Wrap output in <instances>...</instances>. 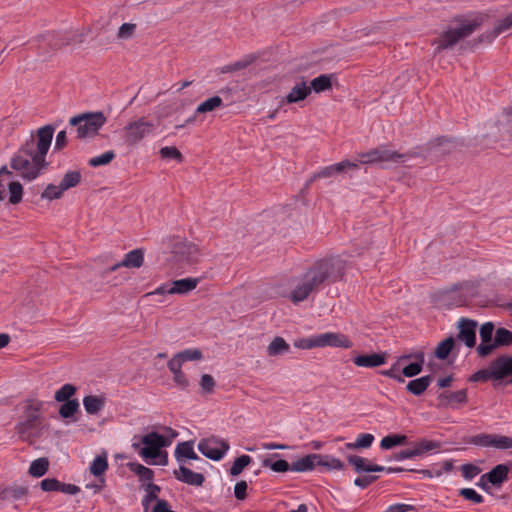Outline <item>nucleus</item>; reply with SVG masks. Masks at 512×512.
<instances>
[{
  "instance_id": "2f4dec72",
  "label": "nucleus",
  "mask_w": 512,
  "mask_h": 512,
  "mask_svg": "<svg viewBox=\"0 0 512 512\" xmlns=\"http://www.w3.org/2000/svg\"><path fill=\"white\" fill-rule=\"evenodd\" d=\"M141 443L144 444L145 446L156 449V451H159L161 450L162 447L168 445L164 436L157 432H150L144 435L141 439Z\"/></svg>"
},
{
  "instance_id": "864d4df0",
  "label": "nucleus",
  "mask_w": 512,
  "mask_h": 512,
  "mask_svg": "<svg viewBox=\"0 0 512 512\" xmlns=\"http://www.w3.org/2000/svg\"><path fill=\"white\" fill-rule=\"evenodd\" d=\"M115 157H116L115 152L112 150H109L99 156L92 157L91 159H89L88 165L91 167H99V166L107 165Z\"/></svg>"
},
{
  "instance_id": "0e129e2a",
  "label": "nucleus",
  "mask_w": 512,
  "mask_h": 512,
  "mask_svg": "<svg viewBox=\"0 0 512 512\" xmlns=\"http://www.w3.org/2000/svg\"><path fill=\"white\" fill-rule=\"evenodd\" d=\"M247 482L244 480H241L237 482L234 486V496L237 500L243 501L247 497Z\"/></svg>"
},
{
  "instance_id": "58836bf2",
  "label": "nucleus",
  "mask_w": 512,
  "mask_h": 512,
  "mask_svg": "<svg viewBox=\"0 0 512 512\" xmlns=\"http://www.w3.org/2000/svg\"><path fill=\"white\" fill-rule=\"evenodd\" d=\"M454 345H455V340L452 336L450 337H447L446 339H444L443 341H441L436 350H435V357L440 359V360H445L449 354L451 353V351L453 350L454 348Z\"/></svg>"
},
{
  "instance_id": "a878e982",
  "label": "nucleus",
  "mask_w": 512,
  "mask_h": 512,
  "mask_svg": "<svg viewBox=\"0 0 512 512\" xmlns=\"http://www.w3.org/2000/svg\"><path fill=\"white\" fill-rule=\"evenodd\" d=\"M175 458L181 462L184 458L190 460H199L200 457L195 453L192 441L179 442L174 452Z\"/></svg>"
},
{
  "instance_id": "393cba45",
  "label": "nucleus",
  "mask_w": 512,
  "mask_h": 512,
  "mask_svg": "<svg viewBox=\"0 0 512 512\" xmlns=\"http://www.w3.org/2000/svg\"><path fill=\"white\" fill-rule=\"evenodd\" d=\"M311 93V88L306 85L305 81L297 83L291 91L286 95L285 101L288 104L297 103L304 100Z\"/></svg>"
},
{
  "instance_id": "5701e85b",
  "label": "nucleus",
  "mask_w": 512,
  "mask_h": 512,
  "mask_svg": "<svg viewBox=\"0 0 512 512\" xmlns=\"http://www.w3.org/2000/svg\"><path fill=\"white\" fill-rule=\"evenodd\" d=\"M512 28V13L501 19L497 25L489 32L479 37L480 42H492L498 35Z\"/></svg>"
},
{
  "instance_id": "e2e57ef3",
  "label": "nucleus",
  "mask_w": 512,
  "mask_h": 512,
  "mask_svg": "<svg viewBox=\"0 0 512 512\" xmlns=\"http://www.w3.org/2000/svg\"><path fill=\"white\" fill-rule=\"evenodd\" d=\"M461 472L465 479L471 480L481 472V469L476 465L467 463L461 466Z\"/></svg>"
},
{
  "instance_id": "f704fd0d",
  "label": "nucleus",
  "mask_w": 512,
  "mask_h": 512,
  "mask_svg": "<svg viewBox=\"0 0 512 512\" xmlns=\"http://www.w3.org/2000/svg\"><path fill=\"white\" fill-rule=\"evenodd\" d=\"M81 179H82V175H81L80 171H78V170L68 171L64 174V176L60 182V186H61L62 190H64V192H65L66 190L76 187L81 182Z\"/></svg>"
},
{
  "instance_id": "20e7f679",
  "label": "nucleus",
  "mask_w": 512,
  "mask_h": 512,
  "mask_svg": "<svg viewBox=\"0 0 512 512\" xmlns=\"http://www.w3.org/2000/svg\"><path fill=\"white\" fill-rule=\"evenodd\" d=\"M481 21L474 19L467 23L461 24L456 28H449L444 31L437 39L433 41V45H436L435 53H439L444 49L453 47L460 40L470 36L479 26Z\"/></svg>"
},
{
  "instance_id": "412c9836",
  "label": "nucleus",
  "mask_w": 512,
  "mask_h": 512,
  "mask_svg": "<svg viewBox=\"0 0 512 512\" xmlns=\"http://www.w3.org/2000/svg\"><path fill=\"white\" fill-rule=\"evenodd\" d=\"M438 400L442 406L454 408L456 404H465L468 401L467 390L444 391L438 395Z\"/></svg>"
},
{
  "instance_id": "bf43d9fd",
  "label": "nucleus",
  "mask_w": 512,
  "mask_h": 512,
  "mask_svg": "<svg viewBox=\"0 0 512 512\" xmlns=\"http://www.w3.org/2000/svg\"><path fill=\"white\" fill-rule=\"evenodd\" d=\"M160 155L164 159H175L178 162H182L183 156L181 152L173 146H165L160 149Z\"/></svg>"
},
{
  "instance_id": "5fc2aeb1",
  "label": "nucleus",
  "mask_w": 512,
  "mask_h": 512,
  "mask_svg": "<svg viewBox=\"0 0 512 512\" xmlns=\"http://www.w3.org/2000/svg\"><path fill=\"white\" fill-rule=\"evenodd\" d=\"M63 193H64V190H62L60 184L59 185L49 184L42 192L41 198L52 201V200L61 198Z\"/></svg>"
},
{
  "instance_id": "9d476101",
  "label": "nucleus",
  "mask_w": 512,
  "mask_h": 512,
  "mask_svg": "<svg viewBox=\"0 0 512 512\" xmlns=\"http://www.w3.org/2000/svg\"><path fill=\"white\" fill-rule=\"evenodd\" d=\"M470 443L482 447H495L498 449L512 448V437L481 433L471 438Z\"/></svg>"
},
{
  "instance_id": "a211bd4d",
  "label": "nucleus",
  "mask_w": 512,
  "mask_h": 512,
  "mask_svg": "<svg viewBox=\"0 0 512 512\" xmlns=\"http://www.w3.org/2000/svg\"><path fill=\"white\" fill-rule=\"evenodd\" d=\"M173 474L177 480L192 486H202L205 481L203 474L194 472L183 465L178 470H174Z\"/></svg>"
},
{
  "instance_id": "f257e3e1",
  "label": "nucleus",
  "mask_w": 512,
  "mask_h": 512,
  "mask_svg": "<svg viewBox=\"0 0 512 512\" xmlns=\"http://www.w3.org/2000/svg\"><path fill=\"white\" fill-rule=\"evenodd\" d=\"M346 269V261L340 256H331L316 261L304 274L302 281L292 290L291 300L299 303L309 297L323 283L341 280Z\"/></svg>"
},
{
  "instance_id": "39448f33",
  "label": "nucleus",
  "mask_w": 512,
  "mask_h": 512,
  "mask_svg": "<svg viewBox=\"0 0 512 512\" xmlns=\"http://www.w3.org/2000/svg\"><path fill=\"white\" fill-rule=\"evenodd\" d=\"M43 407L42 401H28L23 412V419L16 425V431L22 440L34 436L35 431L40 429L41 417L40 411Z\"/></svg>"
},
{
  "instance_id": "774afa93",
  "label": "nucleus",
  "mask_w": 512,
  "mask_h": 512,
  "mask_svg": "<svg viewBox=\"0 0 512 512\" xmlns=\"http://www.w3.org/2000/svg\"><path fill=\"white\" fill-rule=\"evenodd\" d=\"M40 487L45 492H58L59 480L55 478H46L41 481Z\"/></svg>"
},
{
  "instance_id": "7c9ffc66",
  "label": "nucleus",
  "mask_w": 512,
  "mask_h": 512,
  "mask_svg": "<svg viewBox=\"0 0 512 512\" xmlns=\"http://www.w3.org/2000/svg\"><path fill=\"white\" fill-rule=\"evenodd\" d=\"M408 444V437L403 434H389L382 438L380 447L384 450L392 449L396 446Z\"/></svg>"
},
{
  "instance_id": "bb28decb",
  "label": "nucleus",
  "mask_w": 512,
  "mask_h": 512,
  "mask_svg": "<svg viewBox=\"0 0 512 512\" xmlns=\"http://www.w3.org/2000/svg\"><path fill=\"white\" fill-rule=\"evenodd\" d=\"M221 106H223L222 98L219 96H213V97H210L207 100L203 101L202 103H200L196 108L195 114H203V113H207V112H212ZM195 117H196V115L188 118L186 120V123L193 122L195 120Z\"/></svg>"
},
{
  "instance_id": "b1692460",
  "label": "nucleus",
  "mask_w": 512,
  "mask_h": 512,
  "mask_svg": "<svg viewBox=\"0 0 512 512\" xmlns=\"http://www.w3.org/2000/svg\"><path fill=\"white\" fill-rule=\"evenodd\" d=\"M199 283L198 278H184L171 283L170 294H186L194 290Z\"/></svg>"
},
{
  "instance_id": "f3484780",
  "label": "nucleus",
  "mask_w": 512,
  "mask_h": 512,
  "mask_svg": "<svg viewBox=\"0 0 512 512\" xmlns=\"http://www.w3.org/2000/svg\"><path fill=\"white\" fill-rule=\"evenodd\" d=\"M347 461L354 467L356 473H371V472H383L384 466L371 464L368 459L358 455H348Z\"/></svg>"
},
{
  "instance_id": "2eb2a0df",
  "label": "nucleus",
  "mask_w": 512,
  "mask_h": 512,
  "mask_svg": "<svg viewBox=\"0 0 512 512\" xmlns=\"http://www.w3.org/2000/svg\"><path fill=\"white\" fill-rule=\"evenodd\" d=\"M476 327L477 322L474 320L462 318L459 321L457 338L463 341L469 348L474 347L476 344Z\"/></svg>"
},
{
  "instance_id": "4be33fe9",
  "label": "nucleus",
  "mask_w": 512,
  "mask_h": 512,
  "mask_svg": "<svg viewBox=\"0 0 512 512\" xmlns=\"http://www.w3.org/2000/svg\"><path fill=\"white\" fill-rule=\"evenodd\" d=\"M385 362V353L358 355L353 358V363L358 367L375 368L385 364Z\"/></svg>"
},
{
  "instance_id": "052dcab7",
  "label": "nucleus",
  "mask_w": 512,
  "mask_h": 512,
  "mask_svg": "<svg viewBox=\"0 0 512 512\" xmlns=\"http://www.w3.org/2000/svg\"><path fill=\"white\" fill-rule=\"evenodd\" d=\"M459 495L462 496L464 499L472 501V502L477 503V504L482 503L484 501L482 495L477 493L472 488H462V489H460Z\"/></svg>"
},
{
  "instance_id": "dca6fc26",
  "label": "nucleus",
  "mask_w": 512,
  "mask_h": 512,
  "mask_svg": "<svg viewBox=\"0 0 512 512\" xmlns=\"http://www.w3.org/2000/svg\"><path fill=\"white\" fill-rule=\"evenodd\" d=\"M144 263V251L143 249H134L128 252L123 260L119 263L112 265L109 268L110 272L116 271L120 267L126 268H140Z\"/></svg>"
},
{
  "instance_id": "13d9d810",
  "label": "nucleus",
  "mask_w": 512,
  "mask_h": 512,
  "mask_svg": "<svg viewBox=\"0 0 512 512\" xmlns=\"http://www.w3.org/2000/svg\"><path fill=\"white\" fill-rule=\"evenodd\" d=\"M202 393L212 394L216 386L214 378L209 374H203L199 382Z\"/></svg>"
},
{
  "instance_id": "680f3d73",
  "label": "nucleus",
  "mask_w": 512,
  "mask_h": 512,
  "mask_svg": "<svg viewBox=\"0 0 512 512\" xmlns=\"http://www.w3.org/2000/svg\"><path fill=\"white\" fill-rule=\"evenodd\" d=\"M489 380H493L490 366H488L486 369H480V370L476 371L469 378V381H471V382H479V381L487 382Z\"/></svg>"
},
{
  "instance_id": "603ef678",
  "label": "nucleus",
  "mask_w": 512,
  "mask_h": 512,
  "mask_svg": "<svg viewBox=\"0 0 512 512\" xmlns=\"http://www.w3.org/2000/svg\"><path fill=\"white\" fill-rule=\"evenodd\" d=\"M263 467H269L274 472H286L291 470V465L284 459H278L276 461H272L269 458H266L262 461Z\"/></svg>"
},
{
  "instance_id": "72a5a7b5",
  "label": "nucleus",
  "mask_w": 512,
  "mask_h": 512,
  "mask_svg": "<svg viewBox=\"0 0 512 512\" xmlns=\"http://www.w3.org/2000/svg\"><path fill=\"white\" fill-rule=\"evenodd\" d=\"M38 137V133L36 134ZM39 151L38 138L36 139L32 134L30 138L20 147L16 154L24 155L33 159Z\"/></svg>"
},
{
  "instance_id": "e433bc0d",
  "label": "nucleus",
  "mask_w": 512,
  "mask_h": 512,
  "mask_svg": "<svg viewBox=\"0 0 512 512\" xmlns=\"http://www.w3.org/2000/svg\"><path fill=\"white\" fill-rule=\"evenodd\" d=\"M127 466L130 471L138 475L140 481H151L154 478V471L140 463L130 462Z\"/></svg>"
},
{
  "instance_id": "7ed1b4c3",
  "label": "nucleus",
  "mask_w": 512,
  "mask_h": 512,
  "mask_svg": "<svg viewBox=\"0 0 512 512\" xmlns=\"http://www.w3.org/2000/svg\"><path fill=\"white\" fill-rule=\"evenodd\" d=\"M106 120V116L101 111L87 112L72 117L69 124L76 127L77 138L84 139L97 135Z\"/></svg>"
},
{
  "instance_id": "6e6552de",
  "label": "nucleus",
  "mask_w": 512,
  "mask_h": 512,
  "mask_svg": "<svg viewBox=\"0 0 512 512\" xmlns=\"http://www.w3.org/2000/svg\"><path fill=\"white\" fill-rule=\"evenodd\" d=\"M197 448L205 457L213 461H219L225 456L230 446L226 440L213 436L201 439Z\"/></svg>"
},
{
  "instance_id": "a19ab883",
  "label": "nucleus",
  "mask_w": 512,
  "mask_h": 512,
  "mask_svg": "<svg viewBox=\"0 0 512 512\" xmlns=\"http://www.w3.org/2000/svg\"><path fill=\"white\" fill-rule=\"evenodd\" d=\"M173 252L175 254H180L181 257L189 263L196 260L194 257H192V255L197 252L195 245L182 243L175 244Z\"/></svg>"
},
{
  "instance_id": "c9c22d12",
  "label": "nucleus",
  "mask_w": 512,
  "mask_h": 512,
  "mask_svg": "<svg viewBox=\"0 0 512 512\" xmlns=\"http://www.w3.org/2000/svg\"><path fill=\"white\" fill-rule=\"evenodd\" d=\"M49 468V460L45 457L38 458L32 461L28 473L33 477H42L46 474Z\"/></svg>"
},
{
  "instance_id": "9b49d317",
  "label": "nucleus",
  "mask_w": 512,
  "mask_h": 512,
  "mask_svg": "<svg viewBox=\"0 0 512 512\" xmlns=\"http://www.w3.org/2000/svg\"><path fill=\"white\" fill-rule=\"evenodd\" d=\"M509 345H512V331L501 327L495 331L493 343L478 345L477 353L480 357L484 358L489 356L495 349Z\"/></svg>"
},
{
  "instance_id": "8fccbe9b",
  "label": "nucleus",
  "mask_w": 512,
  "mask_h": 512,
  "mask_svg": "<svg viewBox=\"0 0 512 512\" xmlns=\"http://www.w3.org/2000/svg\"><path fill=\"white\" fill-rule=\"evenodd\" d=\"M59 408V415L62 418H70L79 410V402L77 399L62 402Z\"/></svg>"
},
{
  "instance_id": "ea45409f",
  "label": "nucleus",
  "mask_w": 512,
  "mask_h": 512,
  "mask_svg": "<svg viewBox=\"0 0 512 512\" xmlns=\"http://www.w3.org/2000/svg\"><path fill=\"white\" fill-rule=\"evenodd\" d=\"M308 87L311 88V90H314V92H316V93H320V92L326 91L328 89H331V87H332L331 75L322 74V75L314 78L311 81L310 86H308Z\"/></svg>"
},
{
  "instance_id": "49530a36",
  "label": "nucleus",
  "mask_w": 512,
  "mask_h": 512,
  "mask_svg": "<svg viewBox=\"0 0 512 512\" xmlns=\"http://www.w3.org/2000/svg\"><path fill=\"white\" fill-rule=\"evenodd\" d=\"M77 389L73 384H64L60 389L55 392L54 399L57 402H64L72 400L71 397L75 395Z\"/></svg>"
},
{
  "instance_id": "69168bd1",
  "label": "nucleus",
  "mask_w": 512,
  "mask_h": 512,
  "mask_svg": "<svg viewBox=\"0 0 512 512\" xmlns=\"http://www.w3.org/2000/svg\"><path fill=\"white\" fill-rule=\"evenodd\" d=\"M294 346L299 349H312L316 347V337L300 338L294 341Z\"/></svg>"
},
{
  "instance_id": "6e6d98bb",
  "label": "nucleus",
  "mask_w": 512,
  "mask_h": 512,
  "mask_svg": "<svg viewBox=\"0 0 512 512\" xmlns=\"http://www.w3.org/2000/svg\"><path fill=\"white\" fill-rule=\"evenodd\" d=\"M177 355L180 357V361L183 363L186 361H198L203 358V353L200 349H186L178 352Z\"/></svg>"
},
{
  "instance_id": "09e8293b",
  "label": "nucleus",
  "mask_w": 512,
  "mask_h": 512,
  "mask_svg": "<svg viewBox=\"0 0 512 512\" xmlns=\"http://www.w3.org/2000/svg\"><path fill=\"white\" fill-rule=\"evenodd\" d=\"M424 364V354L419 355V361L410 363L402 369V375L407 378L417 376L422 372Z\"/></svg>"
},
{
  "instance_id": "c756f323",
  "label": "nucleus",
  "mask_w": 512,
  "mask_h": 512,
  "mask_svg": "<svg viewBox=\"0 0 512 512\" xmlns=\"http://www.w3.org/2000/svg\"><path fill=\"white\" fill-rule=\"evenodd\" d=\"M5 500H22L26 498L29 489L26 486L12 485L1 490Z\"/></svg>"
},
{
  "instance_id": "1a4fd4ad",
  "label": "nucleus",
  "mask_w": 512,
  "mask_h": 512,
  "mask_svg": "<svg viewBox=\"0 0 512 512\" xmlns=\"http://www.w3.org/2000/svg\"><path fill=\"white\" fill-rule=\"evenodd\" d=\"M441 447V443L435 440L421 439L413 444L410 449L401 450L394 453L393 459L396 461H402L404 459H412L418 456H422L433 450H438Z\"/></svg>"
},
{
  "instance_id": "f03ea898",
  "label": "nucleus",
  "mask_w": 512,
  "mask_h": 512,
  "mask_svg": "<svg viewBox=\"0 0 512 512\" xmlns=\"http://www.w3.org/2000/svg\"><path fill=\"white\" fill-rule=\"evenodd\" d=\"M55 128L52 125H45L38 129L39 151L33 159L24 155L14 154L10 160V167L19 172L24 181H33L40 176L48 167L46 161L47 152L51 146Z\"/></svg>"
},
{
  "instance_id": "473e14b6",
  "label": "nucleus",
  "mask_w": 512,
  "mask_h": 512,
  "mask_svg": "<svg viewBox=\"0 0 512 512\" xmlns=\"http://www.w3.org/2000/svg\"><path fill=\"white\" fill-rule=\"evenodd\" d=\"M290 351L289 344L282 337H275L267 347V353L269 356H278Z\"/></svg>"
},
{
  "instance_id": "0eeeda50",
  "label": "nucleus",
  "mask_w": 512,
  "mask_h": 512,
  "mask_svg": "<svg viewBox=\"0 0 512 512\" xmlns=\"http://www.w3.org/2000/svg\"><path fill=\"white\" fill-rule=\"evenodd\" d=\"M359 156L361 158L357 162L359 165L384 162L401 163L406 159V154L390 150L386 145L373 148L366 153L359 154Z\"/></svg>"
},
{
  "instance_id": "de8ad7c7",
  "label": "nucleus",
  "mask_w": 512,
  "mask_h": 512,
  "mask_svg": "<svg viewBox=\"0 0 512 512\" xmlns=\"http://www.w3.org/2000/svg\"><path fill=\"white\" fill-rule=\"evenodd\" d=\"M251 462L252 458L249 455H241L237 457L230 468V475L233 477L240 475L244 468Z\"/></svg>"
},
{
  "instance_id": "4d7b16f0",
  "label": "nucleus",
  "mask_w": 512,
  "mask_h": 512,
  "mask_svg": "<svg viewBox=\"0 0 512 512\" xmlns=\"http://www.w3.org/2000/svg\"><path fill=\"white\" fill-rule=\"evenodd\" d=\"M137 25L134 23H124L122 24L117 32V38L119 40H128L133 37L135 34Z\"/></svg>"
},
{
  "instance_id": "a18cd8bd",
  "label": "nucleus",
  "mask_w": 512,
  "mask_h": 512,
  "mask_svg": "<svg viewBox=\"0 0 512 512\" xmlns=\"http://www.w3.org/2000/svg\"><path fill=\"white\" fill-rule=\"evenodd\" d=\"M9 203L16 205L22 201L23 187L20 182L13 181L8 185Z\"/></svg>"
},
{
  "instance_id": "cd10ccee",
  "label": "nucleus",
  "mask_w": 512,
  "mask_h": 512,
  "mask_svg": "<svg viewBox=\"0 0 512 512\" xmlns=\"http://www.w3.org/2000/svg\"><path fill=\"white\" fill-rule=\"evenodd\" d=\"M432 382V376L425 375L420 378L411 380L406 385V389L409 393L415 396L422 395Z\"/></svg>"
},
{
  "instance_id": "4468645a",
  "label": "nucleus",
  "mask_w": 512,
  "mask_h": 512,
  "mask_svg": "<svg viewBox=\"0 0 512 512\" xmlns=\"http://www.w3.org/2000/svg\"><path fill=\"white\" fill-rule=\"evenodd\" d=\"M493 381H501L512 376V356L502 354L489 364Z\"/></svg>"
},
{
  "instance_id": "338daca9",
  "label": "nucleus",
  "mask_w": 512,
  "mask_h": 512,
  "mask_svg": "<svg viewBox=\"0 0 512 512\" xmlns=\"http://www.w3.org/2000/svg\"><path fill=\"white\" fill-rule=\"evenodd\" d=\"M379 478V476L377 475H366V476H361V477H358L354 480V484L361 488V489H365L367 488L369 485H371L372 483H374L375 481H377Z\"/></svg>"
},
{
  "instance_id": "37998d69",
  "label": "nucleus",
  "mask_w": 512,
  "mask_h": 512,
  "mask_svg": "<svg viewBox=\"0 0 512 512\" xmlns=\"http://www.w3.org/2000/svg\"><path fill=\"white\" fill-rule=\"evenodd\" d=\"M84 35L77 33H63L59 35V39L54 43L56 48L67 46L70 44H79L83 42Z\"/></svg>"
},
{
  "instance_id": "ddd939ff",
  "label": "nucleus",
  "mask_w": 512,
  "mask_h": 512,
  "mask_svg": "<svg viewBox=\"0 0 512 512\" xmlns=\"http://www.w3.org/2000/svg\"><path fill=\"white\" fill-rule=\"evenodd\" d=\"M316 347H340V348H351L353 343L344 334L336 332H326L315 335Z\"/></svg>"
},
{
  "instance_id": "423d86ee",
  "label": "nucleus",
  "mask_w": 512,
  "mask_h": 512,
  "mask_svg": "<svg viewBox=\"0 0 512 512\" xmlns=\"http://www.w3.org/2000/svg\"><path fill=\"white\" fill-rule=\"evenodd\" d=\"M155 129L154 123L146 121L144 117L129 122L123 129V139L128 146H136Z\"/></svg>"
},
{
  "instance_id": "c03bdc74",
  "label": "nucleus",
  "mask_w": 512,
  "mask_h": 512,
  "mask_svg": "<svg viewBox=\"0 0 512 512\" xmlns=\"http://www.w3.org/2000/svg\"><path fill=\"white\" fill-rule=\"evenodd\" d=\"M107 469H108V462H107L106 455L96 456L90 465V472L95 477L102 476Z\"/></svg>"
},
{
  "instance_id": "aec40b11",
  "label": "nucleus",
  "mask_w": 512,
  "mask_h": 512,
  "mask_svg": "<svg viewBox=\"0 0 512 512\" xmlns=\"http://www.w3.org/2000/svg\"><path fill=\"white\" fill-rule=\"evenodd\" d=\"M509 468L506 464H498L489 472L482 475V480H486L493 486L500 487L508 480Z\"/></svg>"
},
{
  "instance_id": "4c0bfd02",
  "label": "nucleus",
  "mask_w": 512,
  "mask_h": 512,
  "mask_svg": "<svg viewBox=\"0 0 512 512\" xmlns=\"http://www.w3.org/2000/svg\"><path fill=\"white\" fill-rule=\"evenodd\" d=\"M147 494L142 499V506L144 508V512H148L149 505L151 502L161 500L158 498V493L161 491L160 486L154 483H148L146 486Z\"/></svg>"
},
{
  "instance_id": "79ce46f5",
  "label": "nucleus",
  "mask_w": 512,
  "mask_h": 512,
  "mask_svg": "<svg viewBox=\"0 0 512 512\" xmlns=\"http://www.w3.org/2000/svg\"><path fill=\"white\" fill-rule=\"evenodd\" d=\"M318 467H321L326 471H332V470H343L345 465L341 460H339L333 456L322 455V460H320Z\"/></svg>"
},
{
  "instance_id": "c85d7f7f",
  "label": "nucleus",
  "mask_w": 512,
  "mask_h": 512,
  "mask_svg": "<svg viewBox=\"0 0 512 512\" xmlns=\"http://www.w3.org/2000/svg\"><path fill=\"white\" fill-rule=\"evenodd\" d=\"M83 405L88 414L96 415L104 408L105 397L97 395L85 396L83 398Z\"/></svg>"
},
{
  "instance_id": "3c124183",
  "label": "nucleus",
  "mask_w": 512,
  "mask_h": 512,
  "mask_svg": "<svg viewBox=\"0 0 512 512\" xmlns=\"http://www.w3.org/2000/svg\"><path fill=\"white\" fill-rule=\"evenodd\" d=\"M494 324L486 322L480 327L479 335L481 343L479 345H489L493 343Z\"/></svg>"
},
{
  "instance_id": "f8f14e48",
  "label": "nucleus",
  "mask_w": 512,
  "mask_h": 512,
  "mask_svg": "<svg viewBox=\"0 0 512 512\" xmlns=\"http://www.w3.org/2000/svg\"><path fill=\"white\" fill-rule=\"evenodd\" d=\"M359 168V164L356 162H351L349 160H344L336 164H332L326 167H323L318 172L314 173L308 181V184L312 183L316 179L319 178H330L334 177L337 174L344 173L348 170H357Z\"/></svg>"
},
{
  "instance_id": "6ab92c4d",
  "label": "nucleus",
  "mask_w": 512,
  "mask_h": 512,
  "mask_svg": "<svg viewBox=\"0 0 512 512\" xmlns=\"http://www.w3.org/2000/svg\"><path fill=\"white\" fill-rule=\"evenodd\" d=\"M320 460H322L321 454H308L300 459L294 461L291 464V471L293 472H308L314 470L316 467H318V464L320 463Z\"/></svg>"
}]
</instances>
